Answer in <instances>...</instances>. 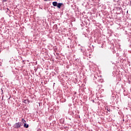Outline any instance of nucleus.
Masks as SVG:
<instances>
[{"label": "nucleus", "mask_w": 131, "mask_h": 131, "mask_svg": "<svg viewBox=\"0 0 131 131\" xmlns=\"http://www.w3.org/2000/svg\"><path fill=\"white\" fill-rule=\"evenodd\" d=\"M21 125H22V123L21 122H17L14 125V128H19V127H21Z\"/></svg>", "instance_id": "obj_1"}, {"label": "nucleus", "mask_w": 131, "mask_h": 131, "mask_svg": "<svg viewBox=\"0 0 131 131\" xmlns=\"http://www.w3.org/2000/svg\"><path fill=\"white\" fill-rule=\"evenodd\" d=\"M62 6H63V3H58L57 7L58 9H61Z\"/></svg>", "instance_id": "obj_2"}, {"label": "nucleus", "mask_w": 131, "mask_h": 131, "mask_svg": "<svg viewBox=\"0 0 131 131\" xmlns=\"http://www.w3.org/2000/svg\"><path fill=\"white\" fill-rule=\"evenodd\" d=\"M52 5L54 7H57L58 5V3H57V2H54L52 3Z\"/></svg>", "instance_id": "obj_3"}, {"label": "nucleus", "mask_w": 131, "mask_h": 131, "mask_svg": "<svg viewBox=\"0 0 131 131\" xmlns=\"http://www.w3.org/2000/svg\"><path fill=\"white\" fill-rule=\"evenodd\" d=\"M24 126L26 128H28L29 125L26 123H25V122H24Z\"/></svg>", "instance_id": "obj_4"}, {"label": "nucleus", "mask_w": 131, "mask_h": 131, "mask_svg": "<svg viewBox=\"0 0 131 131\" xmlns=\"http://www.w3.org/2000/svg\"><path fill=\"white\" fill-rule=\"evenodd\" d=\"M22 121H24V123L25 122V123H26V121H25V120H24V119H22Z\"/></svg>", "instance_id": "obj_5"}, {"label": "nucleus", "mask_w": 131, "mask_h": 131, "mask_svg": "<svg viewBox=\"0 0 131 131\" xmlns=\"http://www.w3.org/2000/svg\"><path fill=\"white\" fill-rule=\"evenodd\" d=\"M3 2L4 3H5V2H8V0H3Z\"/></svg>", "instance_id": "obj_6"}, {"label": "nucleus", "mask_w": 131, "mask_h": 131, "mask_svg": "<svg viewBox=\"0 0 131 131\" xmlns=\"http://www.w3.org/2000/svg\"><path fill=\"white\" fill-rule=\"evenodd\" d=\"M23 103H26V100H24L23 101Z\"/></svg>", "instance_id": "obj_7"}, {"label": "nucleus", "mask_w": 131, "mask_h": 131, "mask_svg": "<svg viewBox=\"0 0 131 131\" xmlns=\"http://www.w3.org/2000/svg\"><path fill=\"white\" fill-rule=\"evenodd\" d=\"M44 1V2H49V1H50V0H43Z\"/></svg>", "instance_id": "obj_8"}]
</instances>
